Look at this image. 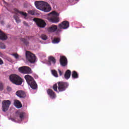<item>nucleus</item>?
<instances>
[{"mask_svg":"<svg viewBox=\"0 0 129 129\" xmlns=\"http://www.w3.org/2000/svg\"><path fill=\"white\" fill-rule=\"evenodd\" d=\"M29 40H30V37L26 36V38H22L21 39V42H23L26 46H29Z\"/></svg>","mask_w":129,"mask_h":129,"instance_id":"obj_17","label":"nucleus"},{"mask_svg":"<svg viewBox=\"0 0 129 129\" xmlns=\"http://www.w3.org/2000/svg\"><path fill=\"white\" fill-rule=\"evenodd\" d=\"M18 70L20 73H22V74H32V73H33L32 69H31L30 67L27 66L20 67L18 69Z\"/></svg>","mask_w":129,"mask_h":129,"instance_id":"obj_6","label":"nucleus"},{"mask_svg":"<svg viewBox=\"0 0 129 129\" xmlns=\"http://www.w3.org/2000/svg\"><path fill=\"white\" fill-rule=\"evenodd\" d=\"M3 64H4V61L0 58V65H3Z\"/></svg>","mask_w":129,"mask_h":129,"instance_id":"obj_34","label":"nucleus"},{"mask_svg":"<svg viewBox=\"0 0 129 129\" xmlns=\"http://www.w3.org/2000/svg\"><path fill=\"white\" fill-rule=\"evenodd\" d=\"M7 91H9V92L12 91V88L10 86H8L7 88Z\"/></svg>","mask_w":129,"mask_h":129,"instance_id":"obj_31","label":"nucleus"},{"mask_svg":"<svg viewBox=\"0 0 129 129\" xmlns=\"http://www.w3.org/2000/svg\"><path fill=\"white\" fill-rule=\"evenodd\" d=\"M26 59L29 61L30 63H35V62H36V56L31 52L26 51Z\"/></svg>","mask_w":129,"mask_h":129,"instance_id":"obj_8","label":"nucleus"},{"mask_svg":"<svg viewBox=\"0 0 129 129\" xmlns=\"http://www.w3.org/2000/svg\"><path fill=\"white\" fill-rule=\"evenodd\" d=\"M11 105V101L7 100H4L2 102V109L3 111H7L9 110V107Z\"/></svg>","mask_w":129,"mask_h":129,"instance_id":"obj_10","label":"nucleus"},{"mask_svg":"<svg viewBox=\"0 0 129 129\" xmlns=\"http://www.w3.org/2000/svg\"><path fill=\"white\" fill-rule=\"evenodd\" d=\"M16 95H17L18 97H20V98H25L27 96L26 93L22 90L16 92Z\"/></svg>","mask_w":129,"mask_h":129,"instance_id":"obj_13","label":"nucleus"},{"mask_svg":"<svg viewBox=\"0 0 129 129\" xmlns=\"http://www.w3.org/2000/svg\"><path fill=\"white\" fill-rule=\"evenodd\" d=\"M14 13L16 14V15H18V14H20V15H22V16H24L25 18L28 16V14L26 13L23 12L22 11H19V10L15 8L14 9Z\"/></svg>","mask_w":129,"mask_h":129,"instance_id":"obj_16","label":"nucleus"},{"mask_svg":"<svg viewBox=\"0 0 129 129\" xmlns=\"http://www.w3.org/2000/svg\"><path fill=\"white\" fill-rule=\"evenodd\" d=\"M58 27L56 25H52L51 27H48V31L50 33H54V32H56V33H58Z\"/></svg>","mask_w":129,"mask_h":129,"instance_id":"obj_14","label":"nucleus"},{"mask_svg":"<svg viewBox=\"0 0 129 129\" xmlns=\"http://www.w3.org/2000/svg\"><path fill=\"white\" fill-rule=\"evenodd\" d=\"M10 119H11L12 121L16 122V119L15 118H11Z\"/></svg>","mask_w":129,"mask_h":129,"instance_id":"obj_35","label":"nucleus"},{"mask_svg":"<svg viewBox=\"0 0 129 129\" xmlns=\"http://www.w3.org/2000/svg\"><path fill=\"white\" fill-rule=\"evenodd\" d=\"M33 21L39 28H45L47 25L46 22H45V21L41 19L34 18L33 19Z\"/></svg>","mask_w":129,"mask_h":129,"instance_id":"obj_9","label":"nucleus"},{"mask_svg":"<svg viewBox=\"0 0 129 129\" xmlns=\"http://www.w3.org/2000/svg\"><path fill=\"white\" fill-rule=\"evenodd\" d=\"M1 25H5V21H1Z\"/></svg>","mask_w":129,"mask_h":129,"instance_id":"obj_36","label":"nucleus"},{"mask_svg":"<svg viewBox=\"0 0 129 129\" xmlns=\"http://www.w3.org/2000/svg\"><path fill=\"white\" fill-rule=\"evenodd\" d=\"M19 115L21 120H23V119H24V117H25V116H26V113L23 112H20Z\"/></svg>","mask_w":129,"mask_h":129,"instance_id":"obj_22","label":"nucleus"},{"mask_svg":"<svg viewBox=\"0 0 129 129\" xmlns=\"http://www.w3.org/2000/svg\"><path fill=\"white\" fill-rule=\"evenodd\" d=\"M47 94L50 96V98L52 99H54V98H56V94L53 91V90L51 89H48L47 90Z\"/></svg>","mask_w":129,"mask_h":129,"instance_id":"obj_12","label":"nucleus"},{"mask_svg":"<svg viewBox=\"0 0 129 129\" xmlns=\"http://www.w3.org/2000/svg\"><path fill=\"white\" fill-rule=\"evenodd\" d=\"M13 18L15 20L16 23L18 24H19V23H21V20H20V18H19L17 15H14Z\"/></svg>","mask_w":129,"mask_h":129,"instance_id":"obj_24","label":"nucleus"},{"mask_svg":"<svg viewBox=\"0 0 129 129\" xmlns=\"http://www.w3.org/2000/svg\"><path fill=\"white\" fill-rule=\"evenodd\" d=\"M0 48L3 49H6V45H5V43L1 42H0Z\"/></svg>","mask_w":129,"mask_h":129,"instance_id":"obj_26","label":"nucleus"},{"mask_svg":"<svg viewBox=\"0 0 129 129\" xmlns=\"http://www.w3.org/2000/svg\"><path fill=\"white\" fill-rule=\"evenodd\" d=\"M41 38L42 40H44V41H46V40H47V39H48L47 35H45V34H42L41 36Z\"/></svg>","mask_w":129,"mask_h":129,"instance_id":"obj_27","label":"nucleus"},{"mask_svg":"<svg viewBox=\"0 0 129 129\" xmlns=\"http://www.w3.org/2000/svg\"><path fill=\"white\" fill-rule=\"evenodd\" d=\"M3 2L4 3V4H5V5H6L7 6H8V3L7 2H6V1H5V0H3Z\"/></svg>","mask_w":129,"mask_h":129,"instance_id":"obj_37","label":"nucleus"},{"mask_svg":"<svg viewBox=\"0 0 129 129\" xmlns=\"http://www.w3.org/2000/svg\"><path fill=\"white\" fill-rule=\"evenodd\" d=\"M59 61L61 66H62V67H65V66H67V64H68V61H67V58H66L65 56H61Z\"/></svg>","mask_w":129,"mask_h":129,"instance_id":"obj_11","label":"nucleus"},{"mask_svg":"<svg viewBox=\"0 0 129 129\" xmlns=\"http://www.w3.org/2000/svg\"><path fill=\"white\" fill-rule=\"evenodd\" d=\"M48 62L49 63L51 64V62H52V64H56V59L55 57L50 56L48 57Z\"/></svg>","mask_w":129,"mask_h":129,"instance_id":"obj_20","label":"nucleus"},{"mask_svg":"<svg viewBox=\"0 0 129 129\" xmlns=\"http://www.w3.org/2000/svg\"><path fill=\"white\" fill-rule=\"evenodd\" d=\"M28 14L29 15H32V16H34L35 11V10H29L28 11Z\"/></svg>","mask_w":129,"mask_h":129,"instance_id":"obj_28","label":"nucleus"},{"mask_svg":"<svg viewBox=\"0 0 129 129\" xmlns=\"http://www.w3.org/2000/svg\"><path fill=\"white\" fill-rule=\"evenodd\" d=\"M57 84L58 85H57V84H55L52 86V89L56 92H63V91H65V90L68 88V86H69V84L67 82H58Z\"/></svg>","mask_w":129,"mask_h":129,"instance_id":"obj_1","label":"nucleus"},{"mask_svg":"<svg viewBox=\"0 0 129 129\" xmlns=\"http://www.w3.org/2000/svg\"><path fill=\"white\" fill-rule=\"evenodd\" d=\"M72 77L74 79H76L78 78V74L77 73V72L75 71H73L72 74Z\"/></svg>","mask_w":129,"mask_h":129,"instance_id":"obj_21","label":"nucleus"},{"mask_svg":"<svg viewBox=\"0 0 129 129\" xmlns=\"http://www.w3.org/2000/svg\"><path fill=\"white\" fill-rule=\"evenodd\" d=\"M34 4L37 9L45 13H49L51 10V7H49L47 3L45 2L36 1Z\"/></svg>","mask_w":129,"mask_h":129,"instance_id":"obj_2","label":"nucleus"},{"mask_svg":"<svg viewBox=\"0 0 129 129\" xmlns=\"http://www.w3.org/2000/svg\"><path fill=\"white\" fill-rule=\"evenodd\" d=\"M48 20L51 23H59L60 19L59 18V13L56 11H52L48 14Z\"/></svg>","mask_w":129,"mask_h":129,"instance_id":"obj_5","label":"nucleus"},{"mask_svg":"<svg viewBox=\"0 0 129 129\" xmlns=\"http://www.w3.org/2000/svg\"><path fill=\"white\" fill-rule=\"evenodd\" d=\"M51 73L54 77H58V73L55 70H51Z\"/></svg>","mask_w":129,"mask_h":129,"instance_id":"obj_25","label":"nucleus"},{"mask_svg":"<svg viewBox=\"0 0 129 129\" xmlns=\"http://www.w3.org/2000/svg\"><path fill=\"white\" fill-rule=\"evenodd\" d=\"M23 24L24 25L26 26V27H28V26H29V24H28V23H27V22L26 21H24Z\"/></svg>","mask_w":129,"mask_h":129,"instance_id":"obj_33","label":"nucleus"},{"mask_svg":"<svg viewBox=\"0 0 129 129\" xmlns=\"http://www.w3.org/2000/svg\"><path fill=\"white\" fill-rule=\"evenodd\" d=\"M4 90V84L2 81H0V91Z\"/></svg>","mask_w":129,"mask_h":129,"instance_id":"obj_29","label":"nucleus"},{"mask_svg":"<svg viewBox=\"0 0 129 129\" xmlns=\"http://www.w3.org/2000/svg\"><path fill=\"white\" fill-rule=\"evenodd\" d=\"M58 73H59V76H61L62 73V72H61V70H60V69H58Z\"/></svg>","mask_w":129,"mask_h":129,"instance_id":"obj_32","label":"nucleus"},{"mask_svg":"<svg viewBox=\"0 0 129 129\" xmlns=\"http://www.w3.org/2000/svg\"><path fill=\"white\" fill-rule=\"evenodd\" d=\"M0 40L2 41H6V40H8V36L1 30H0Z\"/></svg>","mask_w":129,"mask_h":129,"instance_id":"obj_15","label":"nucleus"},{"mask_svg":"<svg viewBox=\"0 0 129 129\" xmlns=\"http://www.w3.org/2000/svg\"><path fill=\"white\" fill-rule=\"evenodd\" d=\"M69 22L64 21L58 24V28L57 29V34L62 32V29H66L69 28Z\"/></svg>","mask_w":129,"mask_h":129,"instance_id":"obj_7","label":"nucleus"},{"mask_svg":"<svg viewBox=\"0 0 129 129\" xmlns=\"http://www.w3.org/2000/svg\"><path fill=\"white\" fill-rule=\"evenodd\" d=\"M14 105L17 107V108H21L23 105L21 102L18 100H15L14 102Z\"/></svg>","mask_w":129,"mask_h":129,"instance_id":"obj_18","label":"nucleus"},{"mask_svg":"<svg viewBox=\"0 0 129 129\" xmlns=\"http://www.w3.org/2000/svg\"><path fill=\"white\" fill-rule=\"evenodd\" d=\"M11 82L15 85H22L24 80L20 76L16 74L11 75L9 77Z\"/></svg>","mask_w":129,"mask_h":129,"instance_id":"obj_3","label":"nucleus"},{"mask_svg":"<svg viewBox=\"0 0 129 129\" xmlns=\"http://www.w3.org/2000/svg\"><path fill=\"white\" fill-rule=\"evenodd\" d=\"M60 38L59 37H55L53 39V40L52 41V43L53 44H58V43H59V42H60Z\"/></svg>","mask_w":129,"mask_h":129,"instance_id":"obj_23","label":"nucleus"},{"mask_svg":"<svg viewBox=\"0 0 129 129\" xmlns=\"http://www.w3.org/2000/svg\"><path fill=\"white\" fill-rule=\"evenodd\" d=\"M24 78L25 80H26L28 85L30 86L31 88L34 90L38 88V85H37V83H36V81H35L33 77L27 75L24 76Z\"/></svg>","mask_w":129,"mask_h":129,"instance_id":"obj_4","label":"nucleus"},{"mask_svg":"<svg viewBox=\"0 0 129 129\" xmlns=\"http://www.w3.org/2000/svg\"><path fill=\"white\" fill-rule=\"evenodd\" d=\"M12 56H14V57L15 58V59H19L20 58V55L18 54V53H13Z\"/></svg>","mask_w":129,"mask_h":129,"instance_id":"obj_30","label":"nucleus"},{"mask_svg":"<svg viewBox=\"0 0 129 129\" xmlns=\"http://www.w3.org/2000/svg\"><path fill=\"white\" fill-rule=\"evenodd\" d=\"M71 76V71L70 70H68L66 71L64 77L66 79H69L70 78V77Z\"/></svg>","mask_w":129,"mask_h":129,"instance_id":"obj_19","label":"nucleus"}]
</instances>
